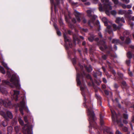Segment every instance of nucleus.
Listing matches in <instances>:
<instances>
[{
  "label": "nucleus",
  "instance_id": "nucleus-1",
  "mask_svg": "<svg viewBox=\"0 0 134 134\" xmlns=\"http://www.w3.org/2000/svg\"><path fill=\"white\" fill-rule=\"evenodd\" d=\"M86 87L84 85L83 87H80V89L82 91V94L84 97V102L83 103V106L87 109L90 126L91 127H93L94 124L95 123L94 121L96 119V118L92 108L89 106L90 102L87 100V99L85 95V91L86 90Z\"/></svg>",
  "mask_w": 134,
  "mask_h": 134
},
{
  "label": "nucleus",
  "instance_id": "nucleus-2",
  "mask_svg": "<svg viewBox=\"0 0 134 134\" xmlns=\"http://www.w3.org/2000/svg\"><path fill=\"white\" fill-rule=\"evenodd\" d=\"M101 1L103 3V6L101 4L99 5V9L100 11H103L105 10L106 14L108 15H109L110 12L108 10H111L112 9L111 3L109 1V0H101Z\"/></svg>",
  "mask_w": 134,
  "mask_h": 134
},
{
  "label": "nucleus",
  "instance_id": "nucleus-3",
  "mask_svg": "<svg viewBox=\"0 0 134 134\" xmlns=\"http://www.w3.org/2000/svg\"><path fill=\"white\" fill-rule=\"evenodd\" d=\"M10 82L7 80H4L3 81V84H6L11 87H13V85L15 86L18 89H20V85L19 83V80L16 75L15 74L12 75L10 79Z\"/></svg>",
  "mask_w": 134,
  "mask_h": 134
},
{
  "label": "nucleus",
  "instance_id": "nucleus-4",
  "mask_svg": "<svg viewBox=\"0 0 134 134\" xmlns=\"http://www.w3.org/2000/svg\"><path fill=\"white\" fill-rule=\"evenodd\" d=\"M0 115L2 116L5 119L2 122V125L4 127L7 125V121L9 120V118L12 119L13 118L12 113L9 111H7L6 114L3 111H0Z\"/></svg>",
  "mask_w": 134,
  "mask_h": 134
},
{
  "label": "nucleus",
  "instance_id": "nucleus-5",
  "mask_svg": "<svg viewBox=\"0 0 134 134\" xmlns=\"http://www.w3.org/2000/svg\"><path fill=\"white\" fill-rule=\"evenodd\" d=\"M22 100L20 103H17V106L19 108V110L22 115H24L23 109L28 112V108L25 105V99H26L25 96L24 95L22 96L21 97Z\"/></svg>",
  "mask_w": 134,
  "mask_h": 134
},
{
  "label": "nucleus",
  "instance_id": "nucleus-6",
  "mask_svg": "<svg viewBox=\"0 0 134 134\" xmlns=\"http://www.w3.org/2000/svg\"><path fill=\"white\" fill-rule=\"evenodd\" d=\"M59 21L60 26L62 27V29L63 30V37L65 42L64 46L65 48L66 51L67 50V31L64 28V25L63 23V20L60 18L59 19Z\"/></svg>",
  "mask_w": 134,
  "mask_h": 134
},
{
  "label": "nucleus",
  "instance_id": "nucleus-7",
  "mask_svg": "<svg viewBox=\"0 0 134 134\" xmlns=\"http://www.w3.org/2000/svg\"><path fill=\"white\" fill-rule=\"evenodd\" d=\"M102 21L104 23L105 26H107V29L105 30L106 32H108L109 34L113 33V31L111 30L110 26L112 25V22L109 21L107 19L104 17L102 19Z\"/></svg>",
  "mask_w": 134,
  "mask_h": 134
},
{
  "label": "nucleus",
  "instance_id": "nucleus-8",
  "mask_svg": "<svg viewBox=\"0 0 134 134\" xmlns=\"http://www.w3.org/2000/svg\"><path fill=\"white\" fill-rule=\"evenodd\" d=\"M96 9L95 8H90V10H89L87 11V15L89 17H91V20H89L88 22V24L89 25L92 27L91 25V24H93L94 21L95 19L97 17V16L96 15H93L92 14H91V13L92 12L95 10Z\"/></svg>",
  "mask_w": 134,
  "mask_h": 134
},
{
  "label": "nucleus",
  "instance_id": "nucleus-9",
  "mask_svg": "<svg viewBox=\"0 0 134 134\" xmlns=\"http://www.w3.org/2000/svg\"><path fill=\"white\" fill-rule=\"evenodd\" d=\"M23 133L24 134H31V131L32 130V127L31 125H25L23 128Z\"/></svg>",
  "mask_w": 134,
  "mask_h": 134
},
{
  "label": "nucleus",
  "instance_id": "nucleus-10",
  "mask_svg": "<svg viewBox=\"0 0 134 134\" xmlns=\"http://www.w3.org/2000/svg\"><path fill=\"white\" fill-rule=\"evenodd\" d=\"M11 104V102L8 100H4L1 99L0 100V105H3L5 107H7L10 105Z\"/></svg>",
  "mask_w": 134,
  "mask_h": 134
},
{
  "label": "nucleus",
  "instance_id": "nucleus-11",
  "mask_svg": "<svg viewBox=\"0 0 134 134\" xmlns=\"http://www.w3.org/2000/svg\"><path fill=\"white\" fill-rule=\"evenodd\" d=\"M99 44V46L100 49L102 51H103L104 49L107 48V47L106 45L105 42L104 41H100Z\"/></svg>",
  "mask_w": 134,
  "mask_h": 134
},
{
  "label": "nucleus",
  "instance_id": "nucleus-12",
  "mask_svg": "<svg viewBox=\"0 0 134 134\" xmlns=\"http://www.w3.org/2000/svg\"><path fill=\"white\" fill-rule=\"evenodd\" d=\"M122 26V24H120L119 26H117L115 24H113L112 23V25L110 26H112L113 29V30L114 31H115L117 30H120ZM111 30L112 29L110 28Z\"/></svg>",
  "mask_w": 134,
  "mask_h": 134
},
{
  "label": "nucleus",
  "instance_id": "nucleus-13",
  "mask_svg": "<svg viewBox=\"0 0 134 134\" xmlns=\"http://www.w3.org/2000/svg\"><path fill=\"white\" fill-rule=\"evenodd\" d=\"M74 14L76 16L77 21L79 22L81 20L80 18V16L81 15L80 13L79 12L76 10H75L74 12Z\"/></svg>",
  "mask_w": 134,
  "mask_h": 134
},
{
  "label": "nucleus",
  "instance_id": "nucleus-14",
  "mask_svg": "<svg viewBox=\"0 0 134 134\" xmlns=\"http://www.w3.org/2000/svg\"><path fill=\"white\" fill-rule=\"evenodd\" d=\"M14 97L15 98L16 101L18 100V95L20 93V92L19 91L16 90H14Z\"/></svg>",
  "mask_w": 134,
  "mask_h": 134
},
{
  "label": "nucleus",
  "instance_id": "nucleus-15",
  "mask_svg": "<svg viewBox=\"0 0 134 134\" xmlns=\"http://www.w3.org/2000/svg\"><path fill=\"white\" fill-rule=\"evenodd\" d=\"M115 22L116 23L119 24L120 22L125 23V21L123 17H117L116 18Z\"/></svg>",
  "mask_w": 134,
  "mask_h": 134
},
{
  "label": "nucleus",
  "instance_id": "nucleus-16",
  "mask_svg": "<svg viewBox=\"0 0 134 134\" xmlns=\"http://www.w3.org/2000/svg\"><path fill=\"white\" fill-rule=\"evenodd\" d=\"M111 113L112 114V120L114 122L115 121V116H116V114L114 111L111 110Z\"/></svg>",
  "mask_w": 134,
  "mask_h": 134
},
{
  "label": "nucleus",
  "instance_id": "nucleus-17",
  "mask_svg": "<svg viewBox=\"0 0 134 134\" xmlns=\"http://www.w3.org/2000/svg\"><path fill=\"white\" fill-rule=\"evenodd\" d=\"M102 75V73L99 71H97L96 73L94 74V76L97 78V76H99L100 77Z\"/></svg>",
  "mask_w": 134,
  "mask_h": 134
},
{
  "label": "nucleus",
  "instance_id": "nucleus-18",
  "mask_svg": "<svg viewBox=\"0 0 134 134\" xmlns=\"http://www.w3.org/2000/svg\"><path fill=\"white\" fill-rule=\"evenodd\" d=\"M80 75L79 73H77L76 77V81L77 84L78 85H80L81 84V82L80 80Z\"/></svg>",
  "mask_w": 134,
  "mask_h": 134
},
{
  "label": "nucleus",
  "instance_id": "nucleus-19",
  "mask_svg": "<svg viewBox=\"0 0 134 134\" xmlns=\"http://www.w3.org/2000/svg\"><path fill=\"white\" fill-rule=\"evenodd\" d=\"M126 13V11L125 10L120 9L118 10V14L119 15H123Z\"/></svg>",
  "mask_w": 134,
  "mask_h": 134
},
{
  "label": "nucleus",
  "instance_id": "nucleus-20",
  "mask_svg": "<svg viewBox=\"0 0 134 134\" xmlns=\"http://www.w3.org/2000/svg\"><path fill=\"white\" fill-rule=\"evenodd\" d=\"M55 28L56 29L57 31V35L59 36H60L61 35V33L60 31L59 30V29L57 27V26L55 25H54Z\"/></svg>",
  "mask_w": 134,
  "mask_h": 134
},
{
  "label": "nucleus",
  "instance_id": "nucleus-21",
  "mask_svg": "<svg viewBox=\"0 0 134 134\" xmlns=\"http://www.w3.org/2000/svg\"><path fill=\"white\" fill-rule=\"evenodd\" d=\"M96 98L98 101H99L100 105H102V102L100 100L101 99L100 96L98 94L96 93Z\"/></svg>",
  "mask_w": 134,
  "mask_h": 134
},
{
  "label": "nucleus",
  "instance_id": "nucleus-22",
  "mask_svg": "<svg viewBox=\"0 0 134 134\" xmlns=\"http://www.w3.org/2000/svg\"><path fill=\"white\" fill-rule=\"evenodd\" d=\"M111 42L112 43H114L116 44H120V42L119 40L118 39H113L112 41Z\"/></svg>",
  "mask_w": 134,
  "mask_h": 134
},
{
  "label": "nucleus",
  "instance_id": "nucleus-23",
  "mask_svg": "<svg viewBox=\"0 0 134 134\" xmlns=\"http://www.w3.org/2000/svg\"><path fill=\"white\" fill-rule=\"evenodd\" d=\"M73 38L74 42L75 44L79 43V40L77 37L74 36Z\"/></svg>",
  "mask_w": 134,
  "mask_h": 134
},
{
  "label": "nucleus",
  "instance_id": "nucleus-24",
  "mask_svg": "<svg viewBox=\"0 0 134 134\" xmlns=\"http://www.w3.org/2000/svg\"><path fill=\"white\" fill-rule=\"evenodd\" d=\"M85 67L88 72H91L92 70V68L90 65H89L88 67L86 66H85Z\"/></svg>",
  "mask_w": 134,
  "mask_h": 134
},
{
  "label": "nucleus",
  "instance_id": "nucleus-25",
  "mask_svg": "<svg viewBox=\"0 0 134 134\" xmlns=\"http://www.w3.org/2000/svg\"><path fill=\"white\" fill-rule=\"evenodd\" d=\"M128 33L127 31L124 32L123 33L124 36H120V39L122 41H123L125 40V37H126V36H125V35L127 34Z\"/></svg>",
  "mask_w": 134,
  "mask_h": 134
},
{
  "label": "nucleus",
  "instance_id": "nucleus-26",
  "mask_svg": "<svg viewBox=\"0 0 134 134\" xmlns=\"http://www.w3.org/2000/svg\"><path fill=\"white\" fill-rule=\"evenodd\" d=\"M131 42V40L128 37V36H126V38L125 40V43L127 44L130 43Z\"/></svg>",
  "mask_w": 134,
  "mask_h": 134
},
{
  "label": "nucleus",
  "instance_id": "nucleus-27",
  "mask_svg": "<svg viewBox=\"0 0 134 134\" xmlns=\"http://www.w3.org/2000/svg\"><path fill=\"white\" fill-rule=\"evenodd\" d=\"M0 91L3 93H5L7 91L5 89L2 88V86L0 87Z\"/></svg>",
  "mask_w": 134,
  "mask_h": 134
},
{
  "label": "nucleus",
  "instance_id": "nucleus-28",
  "mask_svg": "<svg viewBox=\"0 0 134 134\" xmlns=\"http://www.w3.org/2000/svg\"><path fill=\"white\" fill-rule=\"evenodd\" d=\"M109 128H107L106 130H104V132H105V131L106 132L108 133H109V134H113V132H109Z\"/></svg>",
  "mask_w": 134,
  "mask_h": 134
},
{
  "label": "nucleus",
  "instance_id": "nucleus-29",
  "mask_svg": "<svg viewBox=\"0 0 134 134\" xmlns=\"http://www.w3.org/2000/svg\"><path fill=\"white\" fill-rule=\"evenodd\" d=\"M88 40L90 42H92L94 39V37L93 35H92L90 37L88 38Z\"/></svg>",
  "mask_w": 134,
  "mask_h": 134
},
{
  "label": "nucleus",
  "instance_id": "nucleus-30",
  "mask_svg": "<svg viewBox=\"0 0 134 134\" xmlns=\"http://www.w3.org/2000/svg\"><path fill=\"white\" fill-rule=\"evenodd\" d=\"M18 121L20 124L22 126H23L24 125V122L20 118L18 119Z\"/></svg>",
  "mask_w": 134,
  "mask_h": 134
},
{
  "label": "nucleus",
  "instance_id": "nucleus-31",
  "mask_svg": "<svg viewBox=\"0 0 134 134\" xmlns=\"http://www.w3.org/2000/svg\"><path fill=\"white\" fill-rule=\"evenodd\" d=\"M127 56L128 58L130 59L131 58H132V55L130 52H127Z\"/></svg>",
  "mask_w": 134,
  "mask_h": 134
},
{
  "label": "nucleus",
  "instance_id": "nucleus-32",
  "mask_svg": "<svg viewBox=\"0 0 134 134\" xmlns=\"http://www.w3.org/2000/svg\"><path fill=\"white\" fill-rule=\"evenodd\" d=\"M14 129L16 133H18L20 130V127L18 126H15L14 127Z\"/></svg>",
  "mask_w": 134,
  "mask_h": 134
},
{
  "label": "nucleus",
  "instance_id": "nucleus-33",
  "mask_svg": "<svg viewBox=\"0 0 134 134\" xmlns=\"http://www.w3.org/2000/svg\"><path fill=\"white\" fill-rule=\"evenodd\" d=\"M103 117L101 115H100V122L101 125H103Z\"/></svg>",
  "mask_w": 134,
  "mask_h": 134
},
{
  "label": "nucleus",
  "instance_id": "nucleus-34",
  "mask_svg": "<svg viewBox=\"0 0 134 134\" xmlns=\"http://www.w3.org/2000/svg\"><path fill=\"white\" fill-rule=\"evenodd\" d=\"M83 75H84L88 79H90L91 80H92V78H91L89 74H87L86 75L85 73L84 72H83Z\"/></svg>",
  "mask_w": 134,
  "mask_h": 134
},
{
  "label": "nucleus",
  "instance_id": "nucleus-35",
  "mask_svg": "<svg viewBox=\"0 0 134 134\" xmlns=\"http://www.w3.org/2000/svg\"><path fill=\"white\" fill-rule=\"evenodd\" d=\"M12 129V127L11 126H9L8 127L7 129V130L8 132H9V133L10 132Z\"/></svg>",
  "mask_w": 134,
  "mask_h": 134
},
{
  "label": "nucleus",
  "instance_id": "nucleus-36",
  "mask_svg": "<svg viewBox=\"0 0 134 134\" xmlns=\"http://www.w3.org/2000/svg\"><path fill=\"white\" fill-rule=\"evenodd\" d=\"M110 13L111 14L113 15H115L117 14L115 10H113L111 11Z\"/></svg>",
  "mask_w": 134,
  "mask_h": 134
},
{
  "label": "nucleus",
  "instance_id": "nucleus-37",
  "mask_svg": "<svg viewBox=\"0 0 134 134\" xmlns=\"http://www.w3.org/2000/svg\"><path fill=\"white\" fill-rule=\"evenodd\" d=\"M0 70L1 71V72L3 74H4L5 73L4 69L3 67H1L0 68Z\"/></svg>",
  "mask_w": 134,
  "mask_h": 134
},
{
  "label": "nucleus",
  "instance_id": "nucleus-38",
  "mask_svg": "<svg viewBox=\"0 0 134 134\" xmlns=\"http://www.w3.org/2000/svg\"><path fill=\"white\" fill-rule=\"evenodd\" d=\"M51 3L52 4H54V10L55 13H56V12L58 11V10H57L56 8V5L55 4H54V3L53 4L52 3Z\"/></svg>",
  "mask_w": 134,
  "mask_h": 134
},
{
  "label": "nucleus",
  "instance_id": "nucleus-39",
  "mask_svg": "<svg viewBox=\"0 0 134 134\" xmlns=\"http://www.w3.org/2000/svg\"><path fill=\"white\" fill-rule=\"evenodd\" d=\"M112 1L115 4H117L119 3L118 0H112Z\"/></svg>",
  "mask_w": 134,
  "mask_h": 134
},
{
  "label": "nucleus",
  "instance_id": "nucleus-40",
  "mask_svg": "<svg viewBox=\"0 0 134 134\" xmlns=\"http://www.w3.org/2000/svg\"><path fill=\"white\" fill-rule=\"evenodd\" d=\"M124 118L126 119H127L128 118V115L127 114H124L123 115Z\"/></svg>",
  "mask_w": 134,
  "mask_h": 134
},
{
  "label": "nucleus",
  "instance_id": "nucleus-41",
  "mask_svg": "<svg viewBox=\"0 0 134 134\" xmlns=\"http://www.w3.org/2000/svg\"><path fill=\"white\" fill-rule=\"evenodd\" d=\"M127 14H132V12L131 10H129L127 12Z\"/></svg>",
  "mask_w": 134,
  "mask_h": 134
},
{
  "label": "nucleus",
  "instance_id": "nucleus-42",
  "mask_svg": "<svg viewBox=\"0 0 134 134\" xmlns=\"http://www.w3.org/2000/svg\"><path fill=\"white\" fill-rule=\"evenodd\" d=\"M118 75L121 78H122L123 76V74L120 72H118Z\"/></svg>",
  "mask_w": 134,
  "mask_h": 134
},
{
  "label": "nucleus",
  "instance_id": "nucleus-43",
  "mask_svg": "<svg viewBox=\"0 0 134 134\" xmlns=\"http://www.w3.org/2000/svg\"><path fill=\"white\" fill-rule=\"evenodd\" d=\"M128 73L129 75L130 76H133V74L132 72L131 71L130 69H129V72H128Z\"/></svg>",
  "mask_w": 134,
  "mask_h": 134
},
{
  "label": "nucleus",
  "instance_id": "nucleus-44",
  "mask_svg": "<svg viewBox=\"0 0 134 134\" xmlns=\"http://www.w3.org/2000/svg\"><path fill=\"white\" fill-rule=\"evenodd\" d=\"M132 4H130L127 5V8L128 9L131 8L132 7Z\"/></svg>",
  "mask_w": 134,
  "mask_h": 134
},
{
  "label": "nucleus",
  "instance_id": "nucleus-45",
  "mask_svg": "<svg viewBox=\"0 0 134 134\" xmlns=\"http://www.w3.org/2000/svg\"><path fill=\"white\" fill-rule=\"evenodd\" d=\"M122 129L124 131L126 132L127 131V128L126 127H124L122 128Z\"/></svg>",
  "mask_w": 134,
  "mask_h": 134
},
{
  "label": "nucleus",
  "instance_id": "nucleus-46",
  "mask_svg": "<svg viewBox=\"0 0 134 134\" xmlns=\"http://www.w3.org/2000/svg\"><path fill=\"white\" fill-rule=\"evenodd\" d=\"M126 63L128 65H129L130 63V60H126Z\"/></svg>",
  "mask_w": 134,
  "mask_h": 134
},
{
  "label": "nucleus",
  "instance_id": "nucleus-47",
  "mask_svg": "<svg viewBox=\"0 0 134 134\" xmlns=\"http://www.w3.org/2000/svg\"><path fill=\"white\" fill-rule=\"evenodd\" d=\"M81 30H82L83 31H84L86 32H87L88 31V29H82Z\"/></svg>",
  "mask_w": 134,
  "mask_h": 134
},
{
  "label": "nucleus",
  "instance_id": "nucleus-48",
  "mask_svg": "<svg viewBox=\"0 0 134 134\" xmlns=\"http://www.w3.org/2000/svg\"><path fill=\"white\" fill-rule=\"evenodd\" d=\"M122 7L124 9H125L127 8V5L125 4H122Z\"/></svg>",
  "mask_w": 134,
  "mask_h": 134
},
{
  "label": "nucleus",
  "instance_id": "nucleus-49",
  "mask_svg": "<svg viewBox=\"0 0 134 134\" xmlns=\"http://www.w3.org/2000/svg\"><path fill=\"white\" fill-rule=\"evenodd\" d=\"M116 134H122L119 131L117 130L116 132Z\"/></svg>",
  "mask_w": 134,
  "mask_h": 134
},
{
  "label": "nucleus",
  "instance_id": "nucleus-50",
  "mask_svg": "<svg viewBox=\"0 0 134 134\" xmlns=\"http://www.w3.org/2000/svg\"><path fill=\"white\" fill-rule=\"evenodd\" d=\"M104 92H105V94L107 95H108L109 94V92H108L107 91V90H105L104 91Z\"/></svg>",
  "mask_w": 134,
  "mask_h": 134
},
{
  "label": "nucleus",
  "instance_id": "nucleus-51",
  "mask_svg": "<svg viewBox=\"0 0 134 134\" xmlns=\"http://www.w3.org/2000/svg\"><path fill=\"white\" fill-rule=\"evenodd\" d=\"M72 22L74 23H75L76 22V20L74 18H73V19H72Z\"/></svg>",
  "mask_w": 134,
  "mask_h": 134
},
{
  "label": "nucleus",
  "instance_id": "nucleus-52",
  "mask_svg": "<svg viewBox=\"0 0 134 134\" xmlns=\"http://www.w3.org/2000/svg\"><path fill=\"white\" fill-rule=\"evenodd\" d=\"M98 0H93V2L95 4L97 3L98 2Z\"/></svg>",
  "mask_w": 134,
  "mask_h": 134
},
{
  "label": "nucleus",
  "instance_id": "nucleus-53",
  "mask_svg": "<svg viewBox=\"0 0 134 134\" xmlns=\"http://www.w3.org/2000/svg\"><path fill=\"white\" fill-rule=\"evenodd\" d=\"M122 84L124 86H126V82L125 81H122Z\"/></svg>",
  "mask_w": 134,
  "mask_h": 134
},
{
  "label": "nucleus",
  "instance_id": "nucleus-54",
  "mask_svg": "<svg viewBox=\"0 0 134 134\" xmlns=\"http://www.w3.org/2000/svg\"><path fill=\"white\" fill-rule=\"evenodd\" d=\"M114 87L115 88H117L119 87V86L117 84L115 83L114 84Z\"/></svg>",
  "mask_w": 134,
  "mask_h": 134
},
{
  "label": "nucleus",
  "instance_id": "nucleus-55",
  "mask_svg": "<svg viewBox=\"0 0 134 134\" xmlns=\"http://www.w3.org/2000/svg\"><path fill=\"white\" fill-rule=\"evenodd\" d=\"M68 17H69L70 18H71L70 13L69 12H68Z\"/></svg>",
  "mask_w": 134,
  "mask_h": 134
},
{
  "label": "nucleus",
  "instance_id": "nucleus-56",
  "mask_svg": "<svg viewBox=\"0 0 134 134\" xmlns=\"http://www.w3.org/2000/svg\"><path fill=\"white\" fill-rule=\"evenodd\" d=\"M124 1L126 3H128L130 2V0H124Z\"/></svg>",
  "mask_w": 134,
  "mask_h": 134
},
{
  "label": "nucleus",
  "instance_id": "nucleus-57",
  "mask_svg": "<svg viewBox=\"0 0 134 134\" xmlns=\"http://www.w3.org/2000/svg\"><path fill=\"white\" fill-rule=\"evenodd\" d=\"M85 4L86 5H90V3L89 2H87L85 3Z\"/></svg>",
  "mask_w": 134,
  "mask_h": 134
},
{
  "label": "nucleus",
  "instance_id": "nucleus-58",
  "mask_svg": "<svg viewBox=\"0 0 134 134\" xmlns=\"http://www.w3.org/2000/svg\"><path fill=\"white\" fill-rule=\"evenodd\" d=\"M103 81L104 83H106L107 82V81L105 78H103Z\"/></svg>",
  "mask_w": 134,
  "mask_h": 134
},
{
  "label": "nucleus",
  "instance_id": "nucleus-59",
  "mask_svg": "<svg viewBox=\"0 0 134 134\" xmlns=\"http://www.w3.org/2000/svg\"><path fill=\"white\" fill-rule=\"evenodd\" d=\"M102 58L104 59H105L107 58V56L106 55H104L102 56Z\"/></svg>",
  "mask_w": 134,
  "mask_h": 134
},
{
  "label": "nucleus",
  "instance_id": "nucleus-60",
  "mask_svg": "<svg viewBox=\"0 0 134 134\" xmlns=\"http://www.w3.org/2000/svg\"><path fill=\"white\" fill-rule=\"evenodd\" d=\"M24 120H25V121L26 122H27V121H28V120H27V118L26 117H25L24 118Z\"/></svg>",
  "mask_w": 134,
  "mask_h": 134
},
{
  "label": "nucleus",
  "instance_id": "nucleus-61",
  "mask_svg": "<svg viewBox=\"0 0 134 134\" xmlns=\"http://www.w3.org/2000/svg\"><path fill=\"white\" fill-rule=\"evenodd\" d=\"M112 72H113V73L114 74V75L115 76V75L116 74V72H115V71L114 70H113Z\"/></svg>",
  "mask_w": 134,
  "mask_h": 134
},
{
  "label": "nucleus",
  "instance_id": "nucleus-62",
  "mask_svg": "<svg viewBox=\"0 0 134 134\" xmlns=\"http://www.w3.org/2000/svg\"><path fill=\"white\" fill-rule=\"evenodd\" d=\"M79 65L81 69V70H82V69L83 68V66L82 65H81L80 64H79Z\"/></svg>",
  "mask_w": 134,
  "mask_h": 134
},
{
  "label": "nucleus",
  "instance_id": "nucleus-63",
  "mask_svg": "<svg viewBox=\"0 0 134 134\" xmlns=\"http://www.w3.org/2000/svg\"><path fill=\"white\" fill-rule=\"evenodd\" d=\"M98 35L101 38H102V35L101 33L99 32L98 33Z\"/></svg>",
  "mask_w": 134,
  "mask_h": 134
},
{
  "label": "nucleus",
  "instance_id": "nucleus-64",
  "mask_svg": "<svg viewBox=\"0 0 134 134\" xmlns=\"http://www.w3.org/2000/svg\"><path fill=\"white\" fill-rule=\"evenodd\" d=\"M130 47L131 48L134 49V46L131 45L130 46Z\"/></svg>",
  "mask_w": 134,
  "mask_h": 134
}]
</instances>
